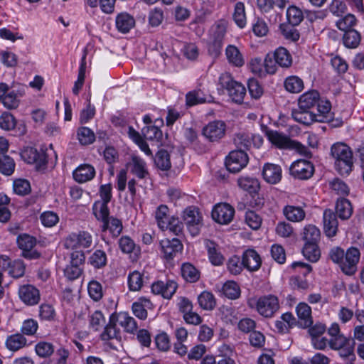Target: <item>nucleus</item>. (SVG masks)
Returning a JSON list of instances; mask_svg holds the SVG:
<instances>
[{"mask_svg":"<svg viewBox=\"0 0 364 364\" xmlns=\"http://www.w3.org/2000/svg\"><path fill=\"white\" fill-rule=\"evenodd\" d=\"M100 338L103 341L106 342L114 341L120 342L122 339L120 330L117 327V324L112 317L110 318L109 323L105 327Z\"/></svg>","mask_w":364,"mask_h":364,"instance_id":"5701e85b","label":"nucleus"},{"mask_svg":"<svg viewBox=\"0 0 364 364\" xmlns=\"http://www.w3.org/2000/svg\"><path fill=\"white\" fill-rule=\"evenodd\" d=\"M234 144L239 150L249 149L252 146V140L250 134L239 133L234 137Z\"/></svg>","mask_w":364,"mask_h":364,"instance_id":"bf43d9fd","label":"nucleus"},{"mask_svg":"<svg viewBox=\"0 0 364 364\" xmlns=\"http://www.w3.org/2000/svg\"><path fill=\"white\" fill-rule=\"evenodd\" d=\"M255 306L257 312L266 318L272 317L279 309L278 298L272 294L260 296Z\"/></svg>","mask_w":364,"mask_h":364,"instance_id":"7ed1b4c3","label":"nucleus"},{"mask_svg":"<svg viewBox=\"0 0 364 364\" xmlns=\"http://www.w3.org/2000/svg\"><path fill=\"white\" fill-rule=\"evenodd\" d=\"M119 324L124 328L127 332L133 333L136 331L137 323L135 319L127 313H121L119 314Z\"/></svg>","mask_w":364,"mask_h":364,"instance_id":"3c124183","label":"nucleus"},{"mask_svg":"<svg viewBox=\"0 0 364 364\" xmlns=\"http://www.w3.org/2000/svg\"><path fill=\"white\" fill-rule=\"evenodd\" d=\"M77 138L81 144L88 145L95 141V135L90 129L82 127L77 130Z\"/></svg>","mask_w":364,"mask_h":364,"instance_id":"8fccbe9b","label":"nucleus"},{"mask_svg":"<svg viewBox=\"0 0 364 364\" xmlns=\"http://www.w3.org/2000/svg\"><path fill=\"white\" fill-rule=\"evenodd\" d=\"M16 124L15 117L9 112H4L0 116V127L4 130L14 129Z\"/></svg>","mask_w":364,"mask_h":364,"instance_id":"0e129e2a","label":"nucleus"},{"mask_svg":"<svg viewBox=\"0 0 364 364\" xmlns=\"http://www.w3.org/2000/svg\"><path fill=\"white\" fill-rule=\"evenodd\" d=\"M90 264L95 268H101L107 264L106 253L100 250L95 251L92 255L89 257Z\"/></svg>","mask_w":364,"mask_h":364,"instance_id":"864d4df0","label":"nucleus"},{"mask_svg":"<svg viewBox=\"0 0 364 364\" xmlns=\"http://www.w3.org/2000/svg\"><path fill=\"white\" fill-rule=\"evenodd\" d=\"M235 209L228 203H218L212 210L213 219L219 224H229L233 219Z\"/></svg>","mask_w":364,"mask_h":364,"instance_id":"9b49d317","label":"nucleus"},{"mask_svg":"<svg viewBox=\"0 0 364 364\" xmlns=\"http://www.w3.org/2000/svg\"><path fill=\"white\" fill-rule=\"evenodd\" d=\"M343 41L346 47L355 48L360 44V35L355 29H350V31H345Z\"/></svg>","mask_w":364,"mask_h":364,"instance_id":"37998d69","label":"nucleus"},{"mask_svg":"<svg viewBox=\"0 0 364 364\" xmlns=\"http://www.w3.org/2000/svg\"><path fill=\"white\" fill-rule=\"evenodd\" d=\"M331 154L335 159V166L342 176H347L352 171L353 166V154L348 146L343 143L334 144Z\"/></svg>","mask_w":364,"mask_h":364,"instance_id":"f257e3e1","label":"nucleus"},{"mask_svg":"<svg viewBox=\"0 0 364 364\" xmlns=\"http://www.w3.org/2000/svg\"><path fill=\"white\" fill-rule=\"evenodd\" d=\"M15 163L13 159L7 155H3L0 157V171L6 176H10L14 173Z\"/></svg>","mask_w":364,"mask_h":364,"instance_id":"13d9d810","label":"nucleus"},{"mask_svg":"<svg viewBox=\"0 0 364 364\" xmlns=\"http://www.w3.org/2000/svg\"><path fill=\"white\" fill-rule=\"evenodd\" d=\"M115 24L119 32L127 33L134 27L135 19L129 14L122 12L116 16Z\"/></svg>","mask_w":364,"mask_h":364,"instance_id":"412c9836","label":"nucleus"},{"mask_svg":"<svg viewBox=\"0 0 364 364\" xmlns=\"http://www.w3.org/2000/svg\"><path fill=\"white\" fill-rule=\"evenodd\" d=\"M323 231L328 237H334L338 231V222L336 215L331 209H326L323 215Z\"/></svg>","mask_w":364,"mask_h":364,"instance_id":"f3484780","label":"nucleus"},{"mask_svg":"<svg viewBox=\"0 0 364 364\" xmlns=\"http://www.w3.org/2000/svg\"><path fill=\"white\" fill-rule=\"evenodd\" d=\"M95 176V168L87 164H82L79 166L73 171L74 179L80 183H85L92 180Z\"/></svg>","mask_w":364,"mask_h":364,"instance_id":"aec40b11","label":"nucleus"},{"mask_svg":"<svg viewBox=\"0 0 364 364\" xmlns=\"http://www.w3.org/2000/svg\"><path fill=\"white\" fill-rule=\"evenodd\" d=\"M14 192L20 196H25L31 192V185L26 179H17L14 182Z\"/></svg>","mask_w":364,"mask_h":364,"instance_id":"338daca9","label":"nucleus"},{"mask_svg":"<svg viewBox=\"0 0 364 364\" xmlns=\"http://www.w3.org/2000/svg\"><path fill=\"white\" fill-rule=\"evenodd\" d=\"M360 256V253L358 248L352 247L348 249L340 267L341 271L347 275L354 274L357 270Z\"/></svg>","mask_w":364,"mask_h":364,"instance_id":"6e6552de","label":"nucleus"},{"mask_svg":"<svg viewBox=\"0 0 364 364\" xmlns=\"http://www.w3.org/2000/svg\"><path fill=\"white\" fill-rule=\"evenodd\" d=\"M92 242V235L85 231L71 233L65 240L64 246L66 249L76 250L80 247L88 248Z\"/></svg>","mask_w":364,"mask_h":364,"instance_id":"423d86ee","label":"nucleus"},{"mask_svg":"<svg viewBox=\"0 0 364 364\" xmlns=\"http://www.w3.org/2000/svg\"><path fill=\"white\" fill-rule=\"evenodd\" d=\"M283 214L291 222H301L306 216V213L300 206L287 205L283 208Z\"/></svg>","mask_w":364,"mask_h":364,"instance_id":"393cba45","label":"nucleus"},{"mask_svg":"<svg viewBox=\"0 0 364 364\" xmlns=\"http://www.w3.org/2000/svg\"><path fill=\"white\" fill-rule=\"evenodd\" d=\"M295 26L291 24L282 23L280 25V30L284 37L289 41L296 42L299 39L300 34Z\"/></svg>","mask_w":364,"mask_h":364,"instance_id":"603ef678","label":"nucleus"},{"mask_svg":"<svg viewBox=\"0 0 364 364\" xmlns=\"http://www.w3.org/2000/svg\"><path fill=\"white\" fill-rule=\"evenodd\" d=\"M26 338L20 333L9 336L6 341V346L8 349L12 351H16L26 344Z\"/></svg>","mask_w":364,"mask_h":364,"instance_id":"a19ab883","label":"nucleus"},{"mask_svg":"<svg viewBox=\"0 0 364 364\" xmlns=\"http://www.w3.org/2000/svg\"><path fill=\"white\" fill-rule=\"evenodd\" d=\"M143 284L142 274L138 272L134 271L129 274L128 277V284L131 291L139 290Z\"/></svg>","mask_w":364,"mask_h":364,"instance_id":"052dcab7","label":"nucleus"},{"mask_svg":"<svg viewBox=\"0 0 364 364\" xmlns=\"http://www.w3.org/2000/svg\"><path fill=\"white\" fill-rule=\"evenodd\" d=\"M224 295L231 299H235L240 295L239 286L235 282H228L223 287Z\"/></svg>","mask_w":364,"mask_h":364,"instance_id":"6e6d98bb","label":"nucleus"},{"mask_svg":"<svg viewBox=\"0 0 364 364\" xmlns=\"http://www.w3.org/2000/svg\"><path fill=\"white\" fill-rule=\"evenodd\" d=\"M265 136L272 145L280 149H290L293 140L286 134L267 127L264 129Z\"/></svg>","mask_w":364,"mask_h":364,"instance_id":"ddd939ff","label":"nucleus"},{"mask_svg":"<svg viewBox=\"0 0 364 364\" xmlns=\"http://www.w3.org/2000/svg\"><path fill=\"white\" fill-rule=\"evenodd\" d=\"M19 102V97L14 91H8L2 100L4 106L9 109L17 108Z\"/></svg>","mask_w":364,"mask_h":364,"instance_id":"680f3d73","label":"nucleus"},{"mask_svg":"<svg viewBox=\"0 0 364 364\" xmlns=\"http://www.w3.org/2000/svg\"><path fill=\"white\" fill-rule=\"evenodd\" d=\"M183 219L190 233L193 235H198L203 225V219L198 208L189 206L183 211Z\"/></svg>","mask_w":364,"mask_h":364,"instance_id":"20e7f679","label":"nucleus"},{"mask_svg":"<svg viewBox=\"0 0 364 364\" xmlns=\"http://www.w3.org/2000/svg\"><path fill=\"white\" fill-rule=\"evenodd\" d=\"M302 253L303 255L310 262H317L321 255L318 242L305 243L302 250Z\"/></svg>","mask_w":364,"mask_h":364,"instance_id":"58836bf2","label":"nucleus"},{"mask_svg":"<svg viewBox=\"0 0 364 364\" xmlns=\"http://www.w3.org/2000/svg\"><path fill=\"white\" fill-rule=\"evenodd\" d=\"M318 100L319 93L316 90H312L300 96L299 106H300V109H309L317 105Z\"/></svg>","mask_w":364,"mask_h":364,"instance_id":"cd10ccee","label":"nucleus"},{"mask_svg":"<svg viewBox=\"0 0 364 364\" xmlns=\"http://www.w3.org/2000/svg\"><path fill=\"white\" fill-rule=\"evenodd\" d=\"M262 176L267 183L276 184L282 179V168L276 164H266L263 167Z\"/></svg>","mask_w":364,"mask_h":364,"instance_id":"6ab92c4d","label":"nucleus"},{"mask_svg":"<svg viewBox=\"0 0 364 364\" xmlns=\"http://www.w3.org/2000/svg\"><path fill=\"white\" fill-rule=\"evenodd\" d=\"M318 114H316L317 122H328L331 119V114L330 112L331 105L328 101L318 102Z\"/></svg>","mask_w":364,"mask_h":364,"instance_id":"c03bdc74","label":"nucleus"},{"mask_svg":"<svg viewBox=\"0 0 364 364\" xmlns=\"http://www.w3.org/2000/svg\"><path fill=\"white\" fill-rule=\"evenodd\" d=\"M35 350L39 357L48 358L53 353L54 347L50 343L41 341L36 345Z\"/></svg>","mask_w":364,"mask_h":364,"instance_id":"4d7b16f0","label":"nucleus"},{"mask_svg":"<svg viewBox=\"0 0 364 364\" xmlns=\"http://www.w3.org/2000/svg\"><path fill=\"white\" fill-rule=\"evenodd\" d=\"M225 132L226 124L221 120L209 122L202 131L203 136L211 142L220 140L225 135Z\"/></svg>","mask_w":364,"mask_h":364,"instance_id":"9d476101","label":"nucleus"},{"mask_svg":"<svg viewBox=\"0 0 364 364\" xmlns=\"http://www.w3.org/2000/svg\"><path fill=\"white\" fill-rule=\"evenodd\" d=\"M102 223V231L108 230L113 237H118L122 231V223L119 219L116 218L109 217Z\"/></svg>","mask_w":364,"mask_h":364,"instance_id":"c756f323","label":"nucleus"},{"mask_svg":"<svg viewBox=\"0 0 364 364\" xmlns=\"http://www.w3.org/2000/svg\"><path fill=\"white\" fill-rule=\"evenodd\" d=\"M287 18L293 26H298L304 19V13L296 6H290L287 11Z\"/></svg>","mask_w":364,"mask_h":364,"instance_id":"49530a36","label":"nucleus"},{"mask_svg":"<svg viewBox=\"0 0 364 364\" xmlns=\"http://www.w3.org/2000/svg\"><path fill=\"white\" fill-rule=\"evenodd\" d=\"M154 161L156 166L163 171L168 170L171 166L169 154L164 149L157 152Z\"/></svg>","mask_w":364,"mask_h":364,"instance_id":"de8ad7c7","label":"nucleus"},{"mask_svg":"<svg viewBox=\"0 0 364 364\" xmlns=\"http://www.w3.org/2000/svg\"><path fill=\"white\" fill-rule=\"evenodd\" d=\"M354 340H350L347 344L339 348V355L343 358L346 359L349 363H352L355 360V356L354 354Z\"/></svg>","mask_w":364,"mask_h":364,"instance_id":"5fc2aeb1","label":"nucleus"},{"mask_svg":"<svg viewBox=\"0 0 364 364\" xmlns=\"http://www.w3.org/2000/svg\"><path fill=\"white\" fill-rule=\"evenodd\" d=\"M177 289V284L173 281L164 282L157 281L151 285V291L154 294L161 295L165 299H171Z\"/></svg>","mask_w":364,"mask_h":364,"instance_id":"dca6fc26","label":"nucleus"},{"mask_svg":"<svg viewBox=\"0 0 364 364\" xmlns=\"http://www.w3.org/2000/svg\"><path fill=\"white\" fill-rule=\"evenodd\" d=\"M17 243L18 247L23 250L22 256L23 257L33 259L39 257L38 253L31 251L36 243V240L33 237L26 234L21 235L17 238Z\"/></svg>","mask_w":364,"mask_h":364,"instance_id":"2eb2a0df","label":"nucleus"},{"mask_svg":"<svg viewBox=\"0 0 364 364\" xmlns=\"http://www.w3.org/2000/svg\"><path fill=\"white\" fill-rule=\"evenodd\" d=\"M155 219L159 228L165 230L171 220L168 215V208L166 205H160L155 212Z\"/></svg>","mask_w":364,"mask_h":364,"instance_id":"c9c22d12","label":"nucleus"},{"mask_svg":"<svg viewBox=\"0 0 364 364\" xmlns=\"http://www.w3.org/2000/svg\"><path fill=\"white\" fill-rule=\"evenodd\" d=\"M291 116L296 122L304 125H310L314 122H317L316 114L307 109H300V106L298 109L292 110Z\"/></svg>","mask_w":364,"mask_h":364,"instance_id":"b1692460","label":"nucleus"},{"mask_svg":"<svg viewBox=\"0 0 364 364\" xmlns=\"http://www.w3.org/2000/svg\"><path fill=\"white\" fill-rule=\"evenodd\" d=\"M86 54H85L82 59L81 63L79 68L77 80L75 82L74 87L73 88V92L74 95H78L80 90H81L85 77V70H86Z\"/></svg>","mask_w":364,"mask_h":364,"instance_id":"09e8293b","label":"nucleus"},{"mask_svg":"<svg viewBox=\"0 0 364 364\" xmlns=\"http://www.w3.org/2000/svg\"><path fill=\"white\" fill-rule=\"evenodd\" d=\"M336 211L340 219L348 220L353 214V207L349 200L341 198L337 200Z\"/></svg>","mask_w":364,"mask_h":364,"instance_id":"bb28decb","label":"nucleus"},{"mask_svg":"<svg viewBox=\"0 0 364 364\" xmlns=\"http://www.w3.org/2000/svg\"><path fill=\"white\" fill-rule=\"evenodd\" d=\"M40 219L45 227L55 226L59 221L58 215L53 211L44 212L41 215Z\"/></svg>","mask_w":364,"mask_h":364,"instance_id":"774afa93","label":"nucleus"},{"mask_svg":"<svg viewBox=\"0 0 364 364\" xmlns=\"http://www.w3.org/2000/svg\"><path fill=\"white\" fill-rule=\"evenodd\" d=\"M356 18L354 15L348 14L345 16L343 18L339 19L336 22V26L338 29L347 31L352 29V27L354 26L356 23Z\"/></svg>","mask_w":364,"mask_h":364,"instance_id":"69168bd1","label":"nucleus"},{"mask_svg":"<svg viewBox=\"0 0 364 364\" xmlns=\"http://www.w3.org/2000/svg\"><path fill=\"white\" fill-rule=\"evenodd\" d=\"M210 101L211 100L208 99V95H206L200 89L190 91L186 95V105L188 107L210 102Z\"/></svg>","mask_w":364,"mask_h":364,"instance_id":"a878e982","label":"nucleus"},{"mask_svg":"<svg viewBox=\"0 0 364 364\" xmlns=\"http://www.w3.org/2000/svg\"><path fill=\"white\" fill-rule=\"evenodd\" d=\"M200 306L205 310H212L215 306L216 302L213 294L209 291H203L198 297Z\"/></svg>","mask_w":364,"mask_h":364,"instance_id":"a18cd8bd","label":"nucleus"},{"mask_svg":"<svg viewBox=\"0 0 364 364\" xmlns=\"http://www.w3.org/2000/svg\"><path fill=\"white\" fill-rule=\"evenodd\" d=\"M181 275L189 282H196L200 279V272L191 263H184L182 265Z\"/></svg>","mask_w":364,"mask_h":364,"instance_id":"ea45409f","label":"nucleus"},{"mask_svg":"<svg viewBox=\"0 0 364 364\" xmlns=\"http://www.w3.org/2000/svg\"><path fill=\"white\" fill-rule=\"evenodd\" d=\"M284 87L291 93H299L304 89V82L298 76H289L284 80Z\"/></svg>","mask_w":364,"mask_h":364,"instance_id":"e433bc0d","label":"nucleus"},{"mask_svg":"<svg viewBox=\"0 0 364 364\" xmlns=\"http://www.w3.org/2000/svg\"><path fill=\"white\" fill-rule=\"evenodd\" d=\"M237 184L240 188L250 193H256L260 189V183L256 178L240 177L237 180Z\"/></svg>","mask_w":364,"mask_h":364,"instance_id":"c85d7f7f","label":"nucleus"},{"mask_svg":"<svg viewBox=\"0 0 364 364\" xmlns=\"http://www.w3.org/2000/svg\"><path fill=\"white\" fill-rule=\"evenodd\" d=\"M275 61L282 68H289L292 64V58L289 52L284 48H277L273 53Z\"/></svg>","mask_w":364,"mask_h":364,"instance_id":"473e14b6","label":"nucleus"},{"mask_svg":"<svg viewBox=\"0 0 364 364\" xmlns=\"http://www.w3.org/2000/svg\"><path fill=\"white\" fill-rule=\"evenodd\" d=\"M321 237L320 230L314 225H307L304 227L302 239L306 243L318 242Z\"/></svg>","mask_w":364,"mask_h":364,"instance_id":"72a5a7b5","label":"nucleus"},{"mask_svg":"<svg viewBox=\"0 0 364 364\" xmlns=\"http://www.w3.org/2000/svg\"><path fill=\"white\" fill-rule=\"evenodd\" d=\"M22 159L28 164H35L37 168L45 167L47 164V155L43 150L33 147H26L21 152Z\"/></svg>","mask_w":364,"mask_h":364,"instance_id":"f8f14e48","label":"nucleus"},{"mask_svg":"<svg viewBox=\"0 0 364 364\" xmlns=\"http://www.w3.org/2000/svg\"><path fill=\"white\" fill-rule=\"evenodd\" d=\"M227 58L230 63L237 67H241L244 64V59L238 48L230 45L225 50Z\"/></svg>","mask_w":364,"mask_h":364,"instance_id":"4c0bfd02","label":"nucleus"},{"mask_svg":"<svg viewBox=\"0 0 364 364\" xmlns=\"http://www.w3.org/2000/svg\"><path fill=\"white\" fill-rule=\"evenodd\" d=\"M160 251L164 259L167 261L172 260L179 252L183 250V245L178 238L171 240L165 238L159 242Z\"/></svg>","mask_w":364,"mask_h":364,"instance_id":"1a4fd4ad","label":"nucleus"},{"mask_svg":"<svg viewBox=\"0 0 364 364\" xmlns=\"http://www.w3.org/2000/svg\"><path fill=\"white\" fill-rule=\"evenodd\" d=\"M248 161V156L244 150H234L226 157L225 166L230 172L237 173L247 166Z\"/></svg>","mask_w":364,"mask_h":364,"instance_id":"39448f33","label":"nucleus"},{"mask_svg":"<svg viewBox=\"0 0 364 364\" xmlns=\"http://www.w3.org/2000/svg\"><path fill=\"white\" fill-rule=\"evenodd\" d=\"M220 84L225 88L232 101L241 104L246 95V89L243 85L235 81L229 73H223L219 78Z\"/></svg>","mask_w":364,"mask_h":364,"instance_id":"f03ea898","label":"nucleus"},{"mask_svg":"<svg viewBox=\"0 0 364 364\" xmlns=\"http://www.w3.org/2000/svg\"><path fill=\"white\" fill-rule=\"evenodd\" d=\"M232 19L236 25L240 28H243L247 23V17L245 4L242 1H237L234 6L232 13Z\"/></svg>","mask_w":364,"mask_h":364,"instance_id":"7c9ffc66","label":"nucleus"},{"mask_svg":"<svg viewBox=\"0 0 364 364\" xmlns=\"http://www.w3.org/2000/svg\"><path fill=\"white\" fill-rule=\"evenodd\" d=\"M18 296L20 299L28 306L37 304L41 299L39 290L31 284L21 286L18 289Z\"/></svg>","mask_w":364,"mask_h":364,"instance_id":"4468645a","label":"nucleus"},{"mask_svg":"<svg viewBox=\"0 0 364 364\" xmlns=\"http://www.w3.org/2000/svg\"><path fill=\"white\" fill-rule=\"evenodd\" d=\"M141 132L145 139L153 141H159L162 137L161 131L154 125L146 126L144 127Z\"/></svg>","mask_w":364,"mask_h":364,"instance_id":"e2e57ef3","label":"nucleus"},{"mask_svg":"<svg viewBox=\"0 0 364 364\" xmlns=\"http://www.w3.org/2000/svg\"><path fill=\"white\" fill-rule=\"evenodd\" d=\"M296 311L299 318V324L304 328L310 327L313 323L311 307L306 303H299Z\"/></svg>","mask_w":364,"mask_h":364,"instance_id":"4be33fe9","label":"nucleus"},{"mask_svg":"<svg viewBox=\"0 0 364 364\" xmlns=\"http://www.w3.org/2000/svg\"><path fill=\"white\" fill-rule=\"evenodd\" d=\"M210 261L214 265H220L223 263L224 257L218 250V245L213 241L208 240L205 242Z\"/></svg>","mask_w":364,"mask_h":364,"instance_id":"f704fd0d","label":"nucleus"},{"mask_svg":"<svg viewBox=\"0 0 364 364\" xmlns=\"http://www.w3.org/2000/svg\"><path fill=\"white\" fill-rule=\"evenodd\" d=\"M289 171L294 178L307 180L313 176L315 169L314 164L310 161L299 159L291 164Z\"/></svg>","mask_w":364,"mask_h":364,"instance_id":"0eeeda50","label":"nucleus"},{"mask_svg":"<svg viewBox=\"0 0 364 364\" xmlns=\"http://www.w3.org/2000/svg\"><path fill=\"white\" fill-rule=\"evenodd\" d=\"M261 264V257L255 250L249 249L243 253L242 264L249 271H257L259 269Z\"/></svg>","mask_w":364,"mask_h":364,"instance_id":"a211bd4d","label":"nucleus"},{"mask_svg":"<svg viewBox=\"0 0 364 364\" xmlns=\"http://www.w3.org/2000/svg\"><path fill=\"white\" fill-rule=\"evenodd\" d=\"M132 172L139 178H146L149 176V171L146 168V162L138 156H133L132 159Z\"/></svg>","mask_w":364,"mask_h":364,"instance_id":"2f4dec72","label":"nucleus"},{"mask_svg":"<svg viewBox=\"0 0 364 364\" xmlns=\"http://www.w3.org/2000/svg\"><path fill=\"white\" fill-rule=\"evenodd\" d=\"M109 203L103 201H95L92 206V212L95 218L102 223L107 220L109 217V210L107 206Z\"/></svg>","mask_w":364,"mask_h":364,"instance_id":"79ce46f5","label":"nucleus"}]
</instances>
